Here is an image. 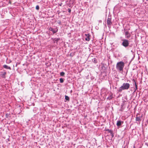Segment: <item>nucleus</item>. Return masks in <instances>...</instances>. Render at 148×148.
<instances>
[{
	"instance_id": "obj_1",
	"label": "nucleus",
	"mask_w": 148,
	"mask_h": 148,
	"mask_svg": "<svg viewBox=\"0 0 148 148\" xmlns=\"http://www.w3.org/2000/svg\"><path fill=\"white\" fill-rule=\"evenodd\" d=\"M124 65V63L122 61L118 62L116 65V70L119 72L123 71Z\"/></svg>"
},
{
	"instance_id": "obj_2",
	"label": "nucleus",
	"mask_w": 148,
	"mask_h": 148,
	"mask_svg": "<svg viewBox=\"0 0 148 148\" xmlns=\"http://www.w3.org/2000/svg\"><path fill=\"white\" fill-rule=\"evenodd\" d=\"M130 84L127 83H124L122 85L118 90V92H121L123 90H127L129 88Z\"/></svg>"
},
{
	"instance_id": "obj_3",
	"label": "nucleus",
	"mask_w": 148,
	"mask_h": 148,
	"mask_svg": "<svg viewBox=\"0 0 148 148\" xmlns=\"http://www.w3.org/2000/svg\"><path fill=\"white\" fill-rule=\"evenodd\" d=\"M121 41H122V42L121 43V45L125 48H126L128 46H129V47H131V45H129V41L128 40L126 39H123Z\"/></svg>"
},
{
	"instance_id": "obj_4",
	"label": "nucleus",
	"mask_w": 148,
	"mask_h": 148,
	"mask_svg": "<svg viewBox=\"0 0 148 148\" xmlns=\"http://www.w3.org/2000/svg\"><path fill=\"white\" fill-rule=\"evenodd\" d=\"M111 18L110 16H109L107 19V24L108 27L110 28L111 27V25L112 24V23L111 22Z\"/></svg>"
},
{
	"instance_id": "obj_5",
	"label": "nucleus",
	"mask_w": 148,
	"mask_h": 148,
	"mask_svg": "<svg viewBox=\"0 0 148 148\" xmlns=\"http://www.w3.org/2000/svg\"><path fill=\"white\" fill-rule=\"evenodd\" d=\"M124 122L120 120H118L116 121V125L117 126V128H120L121 126L123 124Z\"/></svg>"
},
{
	"instance_id": "obj_6",
	"label": "nucleus",
	"mask_w": 148,
	"mask_h": 148,
	"mask_svg": "<svg viewBox=\"0 0 148 148\" xmlns=\"http://www.w3.org/2000/svg\"><path fill=\"white\" fill-rule=\"evenodd\" d=\"M143 115H142L140 116H138V115L137 114L136 116V121H140L141 120V118L142 117Z\"/></svg>"
},
{
	"instance_id": "obj_7",
	"label": "nucleus",
	"mask_w": 148,
	"mask_h": 148,
	"mask_svg": "<svg viewBox=\"0 0 148 148\" xmlns=\"http://www.w3.org/2000/svg\"><path fill=\"white\" fill-rule=\"evenodd\" d=\"M86 36V38H85V40L87 41H89L90 39V35L89 34H85Z\"/></svg>"
},
{
	"instance_id": "obj_8",
	"label": "nucleus",
	"mask_w": 148,
	"mask_h": 148,
	"mask_svg": "<svg viewBox=\"0 0 148 148\" xmlns=\"http://www.w3.org/2000/svg\"><path fill=\"white\" fill-rule=\"evenodd\" d=\"M125 36L126 38H129L131 37V34L128 31L125 32Z\"/></svg>"
},
{
	"instance_id": "obj_9",
	"label": "nucleus",
	"mask_w": 148,
	"mask_h": 148,
	"mask_svg": "<svg viewBox=\"0 0 148 148\" xmlns=\"http://www.w3.org/2000/svg\"><path fill=\"white\" fill-rule=\"evenodd\" d=\"M52 40L53 41L54 43H56V44H58V42L59 40L60 39V38H51Z\"/></svg>"
},
{
	"instance_id": "obj_10",
	"label": "nucleus",
	"mask_w": 148,
	"mask_h": 148,
	"mask_svg": "<svg viewBox=\"0 0 148 148\" xmlns=\"http://www.w3.org/2000/svg\"><path fill=\"white\" fill-rule=\"evenodd\" d=\"M113 94L112 93H111L110 95L106 99L107 100H110L112 99L113 98Z\"/></svg>"
},
{
	"instance_id": "obj_11",
	"label": "nucleus",
	"mask_w": 148,
	"mask_h": 148,
	"mask_svg": "<svg viewBox=\"0 0 148 148\" xmlns=\"http://www.w3.org/2000/svg\"><path fill=\"white\" fill-rule=\"evenodd\" d=\"M58 28L57 27H56L55 28H53V30L52 31L53 34H54L58 32Z\"/></svg>"
},
{
	"instance_id": "obj_12",
	"label": "nucleus",
	"mask_w": 148,
	"mask_h": 148,
	"mask_svg": "<svg viewBox=\"0 0 148 148\" xmlns=\"http://www.w3.org/2000/svg\"><path fill=\"white\" fill-rule=\"evenodd\" d=\"M106 131L110 133L112 135V136H113V134L112 130L107 129L106 130Z\"/></svg>"
},
{
	"instance_id": "obj_13",
	"label": "nucleus",
	"mask_w": 148,
	"mask_h": 148,
	"mask_svg": "<svg viewBox=\"0 0 148 148\" xmlns=\"http://www.w3.org/2000/svg\"><path fill=\"white\" fill-rule=\"evenodd\" d=\"M3 67L4 68L6 69H11V68L10 66H9L6 65H4L3 66Z\"/></svg>"
},
{
	"instance_id": "obj_14",
	"label": "nucleus",
	"mask_w": 148,
	"mask_h": 148,
	"mask_svg": "<svg viewBox=\"0 0 148 148\" xmlns=\"http://www.w3.org/2000/svg\"><path fill=\"white\" fill-rule=\"evenodd\" d=\"M6 74V72H4L1 75V77L3 78H5V75Z\"/></svg>"
},
{
	"instance_id": "obj_15",
	"label": "nucleus",
	"mask_w": 148,
	"mask_h": 148,
	"mask_svg": "<svg viewBox=\"0 0 148 148\" xmlns=\"http://www.w3.org/2000/svg\"><path fill=\"white\" fill-rule=\"evenodd\" d=\"M92 61L95 64H96L97 62V60L96 58H94L92 60Z\"/></svg>"
},
{
	"instance_id": "obj_16",
	"label": "nucleus",
	"mask_w": 148,
	"mask_h": 148,
	"mask_svg": "<svg viewBox=\"0 0 148 148\" xmlns=\"http://www.w3.org/2000/svg\"><path fill=\"white\" fill-rule=\"evenodd\" d=\"M133 81H134V84H135V90H136L138 89V86H137V84H136V82L135 80L133 79Z\"/></svg>"
},
{
	"instance_id": "obj_17",
	"label": "nucleus",
	"mask_w": 148,
	"mask_h": 148,
	"mask_svg": "<svg viewBox=\"0 0 148 148\" xmlns=\"http://www.w3.org/2000/svg\"><path fill=\"white\" fill-rule=\"evenodd\" d=\"M65 75V73L63 72H62L60 73V75L61 76L64 77Z\"/></svg>"
},
{
	"instance_id": "obj_18",
	"label": "nucleus",
	"mask_w": 148,
	"mask_h": 148,
	"mask_svg": "<svg viewBox=\"0 0 148 148\" xmlns=\"http://www.w3.org/2000/svg\"><path fill=\"white\" fill-rule=\"evenodd\" d=\"M12 60H8V58L7 59V60L6 61V62L7 64H9L12 62Z\"/></svg>"
},
{
	"instance_id": "obj_19",
	"label": "nucleus",
	"mask_w": 148,
	"mask_h": 148,
	"mask_svg": "<svg viewBox=\"0 0 148 148\" xmlns=\"http://www.w3.org/2000/svg\"><path fill=\"white\" fill-rule=\"evenodd\" d=\"M65 99L67 101H69V98L68 96H67L65 95Z\"/></svg>"
},
{
	"instance_id": "obj_20",
	"label": "nucleus",
	"mask_w": 148,
	"mask_h": 148,
	"mask_svg": "<svg viewBox=\"0 0 148 148\" xmlns=\"http://www.w3.org/2000/svg\"><path fill=\"white\" fill-rule=\"evenodd\" d=\"M60 83H62L64 82V80L62 78H60Z\"/></svg>"
},
{
	"instance_id": "obj_21",
	"label": "nucleus",
	"mask_w": 148,
	"mask_h": 148,
	"mask_svg": "<svg viewBox=\"0 0 148 148\" xmlns=\"http://www.w3.org/2000/svg\"><path fill=\"white\" fill-rule=\"evenodd\" d=\"M36 9L37 10H39V6L38 5H37L36 6Z\"/></svg>"
},
{
	"instance_id": "obj_22",
	"label": "nucleus",
	"mask_w": 148,
	"mask_h": 148,
	"mask_svg": "<svg viewBox=\"0 0 148 148\" xmlns=\"http://www.w3.org/2000/svg\"><path fill=\"white\" fill-rule=\"evenodd\" d=\"M49 30L50 31H52L53 30V28L50 27L49 28Z\"/></svg>"
},
{
	"instance_id": "obj_23",
	"label": "nucleus",
	"mask_w": 148,
	"mask_h": 148,
	"mask_svg": "<svg viewBox=\"0 0 148 148\" xmlns=\"http://www.w3.org/2000/svg\"><path fill=\"white\" fill-rule=\"evenodd\" d=\"M68 12H69V13H70L71 12V9H70V8H69L68 9Z\"/></svg>"
},
{
	"instance_id": "obj_24",
	"label": "nucleus",
	"mask_w": 148,
	"mask_h": 148,
	"mask_svg": "<svg viewBox=\"0 0 148 148\" xmlns=\"http://www.w3.org/2000/svg\"><path fill=\"white\" fill-rule=\"evenodd\" d=\"M123 109H122V108H121V109H120L119 111H123Z\"/></svg>"
},
{
	"instance_id": "obj_25",
	"label": "nucleus",
	"mask_w": 148,
	"mask_h": 148,
	"mask_svg": "<svg viewBox=\"0 0 148 148\" xmlns=\"http://www.w3.org/2000/svg\"><path fill=\"white\" fill-rule=\"evenodd\" d=\"M123 104H122L121 105V108H122L123 106Z\"/></svg>"
},
{
	"instance_id": "obj_26",
	"label": "nucleus",
	"mask_w": 148,
	"mask_h": 148,
	"mask_svg": "<svg viewBox=\"0 0 148 148\" xmlns=\"http://www.w3.org/2000/svg\"><path fill=\"white\" fill-rule=\"evenodd\" d=\"M61 23L60 21L59 22H58V24L60 25H61Z\"/></svg>"
},
{
	"instance_id": "obj_27",
	"label": "nucleus",
	"mask_w": 148,
	"mask_h": 148,
	"mask_svg": "<svg viewBox=\"0 0 148 148\" xmlns=\"http://www.w3.org/2000/svg\"><path fill=\"white\" fill-rule=\"evenodd\" d=\"M145 145L148 146V143H145Z\"/></svg>"
},
{
	"instance_id": "obj_28",
	"label": "nucleus",
	"mask_w": 148,
	"mask_h": 148,
	"mask_svg": "<svg viewBox=\"0 0 148 148\" xmlns=\"http://www.w3.org/2000/svg\"><path fill=\"white\" fill-rule=\"evenodd\" d=\"M147 123V124H148V120H147V121H146Z\"/></svg>"
},
{
	"instance_id": "obj_29",
	"label": "nucleus",
	"mask_w": 148,
	"mask_h": 148,
	"mask_svg": "<svg viewBox=\"0 0 148 148\" xmlns=\"http://www.w3.org/2000/svg\"><path fill=\"white\" fill-rule=\"evenodd\" d=\"M136 90H135H135H134V92H133L134 93V92H136Z\"/></svg>"
},
{
	"instance_id": "obj_30",
	"label": "nucleus",
	"mask_w": 148,
	"mask_h": 148,
	"mask_svg": "<svg viewBox=\"0 0 148 148\" xmlns=\"http://www.w3.org/2000/svg\"><path fill=\"white\" fill-rule=\"evenodd\" d=\"M131 52H133V51L132 50H131Z\"/></svg>"
},
{
	"instance_id": "obj_31",
	"label": "nucleus",
	"mask_w": 148,
	"mask_h": 148,
	"mask_svg": "<svg viewBox=\"0 0 148 148\" xmlns=\"http://www.w3.org/2000/svg\"><path fill=\"white\" fill-rule=\"evenodd\" d=\"M135 148L134 146V148Z\"/></svg>"
}]
</instances>
